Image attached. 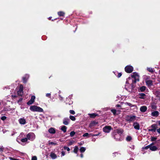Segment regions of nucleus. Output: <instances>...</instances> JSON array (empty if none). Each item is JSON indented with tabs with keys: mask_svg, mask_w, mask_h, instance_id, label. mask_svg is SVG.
I'll list each match as a JSON object with an SVG mask.
<instances>
[{
	"mask_svg": "<svg viewBox=\"0 0 160 160\" xmlns=\"http://www.w3.org/2000/svg\"><path fill=\"white\" fill-rule=\"evenodd\" d=\"M112 129V128L110 126H106L103 128V132L106 133L109 132Z\"/></svg>",
	"mask_w": 160,
	"mask_h": 160,
	"instance_id": "39448f33",
	"label": "nucleus"
},
{
	"mask_svg": "<svg viewBox=\"0 0 160 160\" xmlns=\"http://www.w3.org/2000/svg\"><path fill=\"white\" fill-rule=\"evenodd\" d=\"M65 154V152L62 151L61 152V157L64 156Z\"/></svg>",
	"mask_w": 160,
	"mask_h": 160,
	"instance_id": "3c124183",
	"label": "nucleus"
},
{
	"mask_svg": "<svg viewBox=\"0 0 160 160\" xmlns=\"http://www.w3.org/2000/svg\"><path fill=\"white\" fill-rule=\"evenodd\" d=\"M63 148L64 150H67L68 151H70V149L67 146H64L63 147Z\"/></svg>",
	"mask_w": 160,
	"mask_h": 160,
	"instance_id": "a19ab883",
	"label": "nucleus"
},
{
	"mask_svg": "<svg viewBox=\"0 0 160 160\" xmlns=\"http://www.w3.org/2000/svg\"><path fill=\"white\" fill-rule=\"evenodd\" d=\"M78 148L77 146H75L74 147V150L73 151V152L75 153H78Z\"/></svg>",
	"mask_w": 160,
	"mask_h": 160,
	"instance_id": "a878e982",
	"label": "nucleus"
},
{
	"mask_svg": "<svg viewBox=\"0 0 160 160\" xmlns=\"http://www.w3.org/2000/svg\"><path fill=\"white\" fill-rule=\"evenodd\" d=\"M150 127L152 128L148 129V131L155 132L156 131V129L157 128V125L156 124H152L149 128Z\"/></svg>",
	"mask_w": 160,
	"mask_h": 160,
	"instance_id": "0eeeda50",
	"label": "nucleus"
},
{
	"mask_svg": "<svg viewBox=\"0 0 160 160\" xmlns=\"http://www.w3.org/2000/svg\"><path fill=\"white\" fill-rule=\"evenodd\" d=\"M69 112L71 114L73 115L75 114V111L73 110H70L69 111Z\"/></svg>",
	"mask_w": 160,
	"mask_h": 160,
	"instance_id": "a18cd8bd",
	"label": "nucleus"
},
{
	"mask_svg": "<svg viewBox=\"0 0 160 160\" xmlns=\"http://www.w3.org/2000/svg\"><path fill=\"white\" fill-rule=\"evenodd\" d=\"M150 149L152 151H155L158 149V148L156 146H150Z\"/></svg>",
	"mask_w": 160,
	"mask_h": 160,
	"instance_id": "412c9836",
	"label": "nucleus"
},
{
	"mask_svg": "<svg viewBox=\"0 0 160 160\" xmlns=\"http://www.w3.org/2000/svg\"><path fill=\"white\" fill-rule=\"evenodd\" d=\"M124 132L122 128H119L118 129H116L114 131V133H115L116 134V133H117L119 135H121L123 133V132Z\"/></svg>",
	"mask_w": 160,
	"mask_h": 160,
	"instance_id": "6e6552de",
	"label": "nucleus"
},
{
	"mask_svg": "<svg viewBox=\"0 0 160 160\" xmlns=\"http://www.w3.org/2000/svg\"><path fill=\"white\" fill-rule=\"evenodd\" d=\"M35 97L34 96H32L31 97V98L30 99L31 100H32V102H34L35 101Z\"/></svg>",
	"mask_w": 160,
	"mask_h": 160,
	"instance_id": "58836bf2",
	"label": "nucleus"
},
{
	"mask_svg": "<svg viewBox=\"0 0 160 160\" xmlns=\"http://www.w3.org/2000/svg\"><path fill=\"white\" fill-rule=\"evenodd\" d=\"M83 157V155L82 154H80V157L81 158H82Z\"/></svg>",
	"mask_w": 160,
	"mask_h": 160,
	"instance_id": "052dcab7",
	"label": "nucleus"
},
{
	"mask_svg": "<svg viewBox=\"0 0 160 160\" xmlns=\"http://www.w3.org/2000/svg\"><path fill=\"white\" fill-rule=\"evenodd\" d=\"M89 115L90 118H94L96 116H98V115L97 113H92L91 114H89Z\"/></svg>",
	"mask_w": 160,
	"mask_h": 160,
	"instance_id": "aec40b11",
	"label": "nucleus"
},
{
	"mask_svg": "<svg viewBox=\"0 0 160 160\" xmlns=\"http://www.w3.org/2000/svg\"><path fill=\"white\" fill-rule=\"evenodd\" d=\"M89 136V134L88 133L86 132V133H84L83 135L82 136H83V137H90Z\"/></svg>",
	"mask_w": 160,
	"mask_h": 160,
	"instance_id": "79ce46f5",
	"label": "nucleus"
},
{
	"mask_svg": "<svg viewBox=\"0 0 160 160\" xmlns=\"http://www.w3.org/2000/svg\"><path fill=\"white\" fill-rule=\"evenodd\" d=\"M72 144V142L71 141H70V142H69V143H68V146H71V145Z\"/></svg>",
	"mask_w": 160,
	"mask_h": 160,
	"instance_id": "6e6d98bb",
	"label": "nucleus"
},
{
	"mask_svg": "<svg viewBox=\"0 0 160 160\" xmlns=\"http://www.w3.org/2000/svg\"><path fill=\"white\" fill-rule=\"evenodd\" d=\"M50 156L52 159H55L57 157V155L53 152H51L50 153Z\"/></svg>",
	"mask_w": 160,
	"mask_h": 160,
	"instance_id": "a211bd4d",
	"label": "nucleus"
},
{
	"mask_svg": "<svg viewBox=\"0 0 160 160\" xmlns=\"http://www.w3.org/2000/svg\"><path fill=\"white\" fill-rule=\"evenodd\" d=\"M33 134V133H29L27 135V138L28 139L30 140L32 134Z\"/></svg>",
	"mask_w": 160,
	"mask_h": 160,
	"instance_id": "cd10ccee",
	"label": "nucleus"
},
{
	"mask_svg": "<svg viewBox=\"0 0 160 160\" xmlns=\"http://www.w3.org/2000/svg\"><path fill=\"white\" fill-rule=\"evenodd\" d=\"M157 139V137H151V141L152 142H153L155 141Z\"/></svg>",
	"mask_w": 160,
	"mask_h": 160,
	"instance_id": "e433bc0d",
	"label": "nucleus"
},
{
	"mask_svg": "<svg viewBox=\"0 0 160 160\" xmlns=\"http://www.w3.org/2000/svg\"><path fill=\"white\" fill-rule=\"evenodd\" d=\"M4 149V148L2 146H0V152H3Z\"/></svg>",
	"mask_w": 160,
	"mask_h": 160,
	"instance_id": "49530a36",
	"label": "nucleus"
},
{
	"mask_svg": "<svg viewBox=\"0 0 160 160\" xmlns=\"http://www.w3.org/2000/svg\"><path fill=\"white\" fill-rule=\"evenodd\" d=\"M75 134V132L74 131H72L70 133V136L71 137H72L74 136V135Z\"/></svg>",
	"mask_w": 160,
	"mask_h": 160,
	"instance_id": "ea45409f",
	"label": "nucleus"
},
{
	"mask_svg": "<svg viewBox=\"0 0 160 160\" xmlns=\"http://www.w3.org/2000/svg\"><path fill=\"white\" fill-rule=\"evenodd\" d=\"M114 133V131L112 133V136L117 141H120V138L121 135H118L117 133H116V135L115 133Z\"/></svg>",
	"mask_w": 160,
	"mask_h": 160,
	"instance_id": "423d86ee",
	"label": "nucleus"
},
{
	"mask_svg": "<svg viewBox=\"0 0 160 160\" xmlns=\"http://www.w3.org/2000/svg\"><path fill=\"white\" fill-rule=\"evenodd\" d=\"M149 148L150 149V146L149 145H148L144 147H143L142 148V149H147Z\"/></svg>",
	"mask_w": 160,
	"mask_h": 160,
	"instance_id": "c03bdc74",
	"label": "nucleus"
},
{
	"mask_svg": "<svg viewBox=\"0 0 160 160\" xmlns=\"http://www.w3.org/2000/svg\"><path fill=\"white\" fill-rule=\"evenodd\" d=\"M157 131L159 133H160V128L157 129Z\"/></svg>",
	"mask_w": 160,
	"mask_h": 160,
	"instance_id": "4d7b16f0",
	"label": "nucleus"
},
{
	"mask_svg": "<svg viewBox=\"0 0 160 160\" xmlns=\"http://www.w3.org/2000/svg\"><path fill=\"white\" fill-rule=\"evenodd\" d=\"M34 102L30 100L27 102V104L29 105L32 104Z\"/></svg>",
	"mask_w": 160,
	"mask_h": 160,
	"instance_id": "4c0bfd02",
	"label": "nucleus"
},
{
	"mask_svg": "<svg viewBox=\"0 0 160 160\" xmlns=\"http://www.w3.org/2000/svg\"><path fill=\"white\" fill-rule=\"evenodd\" d=\"M30 109L32 112H42L43 111L42 108L36 105L31 106L30 108Z\"/></svg>",
	"mask_w": 160,
	"mask_h": 160,
	"instance_id": "f257e3e1",
	"label": "nucleus"
},
{
	"mask_svg": "<svg viewBox=\"0 0 160 160\" xmlns=\"http://www.w3.org/2000/svg\"><path fill=\"white\" fill-rule=\"evenodd\" d=\"M58 14L59 17H63L65 16V13L63 11H59L58 12Z\"/></svg>",
	"mask_w": 160,
	"mask_h": 160,
	"instance_id": "4be33fe9",
	"label": "nucleus"
},
{
	"mask_svg": "<svg viewBox=\"0 0 160 160\" xmlns=\"http://www.w3.org/2000/svg\"><path fill=\"white\" fill-rule=\"evenodd\" d=\"M23 87L22 85H21L20 86V88L18 91V94L19 96H22L23 94Z\"/></svg>",
	"mask_w": 160,
	"mask_h": 160,
	"instance_id": "1a4fd4ad",
	"label": "nucleus"
},
{
	"mask_svg": "<svg viewBox=\"0 0 160 160\" xmlns=\"http://www.w3.org/2000/svg\"><path fill=\"white\" fill-rule=\"evenodd\" d=\"M99 134V133H98L97 134H94L92 135V136H98Z\"/></svg>",
	"mask_w": 160,
	"mask_h": 160,
	"instance_id": "13d9d810",
	"label": "nucleus"
},
{
	"mask_svg": "<svg viewBox=\"0 0 160 160\" xmlns=\"http://www.w3.org/2000/svg\"><path fill=\"white\" fill-rule=\"evenodd\" d=\"M70 119L73 121H74L76 120V118L75 117L70 115L69 117Z\"/></svg>",
	"mask_w": 160,
	"mask_h": 160,
	"instance_id": "f704fd0d",
	"label": "nucleus"
},
{
	"mask_svg": "<svg viewBox=\"0 0 160 160\" xmlns=\"http://www.w3.org/2000/svg\"><path fill=\"white\" fill-rule=\"evenodd\" d=\"M146 87L145 86H143L140 88L138 91L139 92H143L146 90Z\"/></svg>",
	"mask_w": 160,
	"mask_h": 160,
	"instance_id": "5701e85b",
	"label": "nucleus"
},
{
	"mask_svg": "<svg viewBox=\"0 0 160 160\" xmlns=\"http://www.w3.org/2000/svg\"><path fill=\"white\" fill-rule=\"evenodd\" d=\"M146 85L148 87H151L153 85V81L151 80H146Z\"/></svg>",
	"mask_w": 160,
	"mask_h": 160,
	"instance_id": "9b49d317",
	"label": "nucleus"
},
{
	"mask_svg": "<svg viewBox=\"0 0 160 160\" xmlns=\"http://www.w3.org/2000/svg\"><path fill=\"white\" fill-rule=\"evenodd\" d=\"M132 139V138L131 136H128L126 138V140L127 141H130Z\"/></svg>",
	"mask_w": 160,
	"mask_h": 160,
	"instance_id": "2f4dec72",
	"label": "nucleus"
},
{
	"mask_svg": "<svg viewBox=\"0 0 160 160\" xmlns=\"http://www.w3.org/2000/svg\"><path fill=\"white\" fill-rule=\"evenodd\" d=\"M72 101H71L70 102V104H72Z\"/></svg>",
	"mask_w": 160,
	"mask_h": 160,
	"instance_id": "338daca9",
	"label": "nucleus"
},
{
	"mask_svg": "<svg viewBox=\"0 0 160 160\" xmlns=\"http://www.w3.org/2000/svg\"><path fill=\"white\" fill-rule=\"evenodd\" d=\"M28 141V139L27 138H22L21 140V141L22 142H26L27 141Z\"/></svg>",
	"mask_w": 160,
	"mask_h": 160,
	"instance_id": "c9c22d12",
	"label": "nucleus"
},
{
	"mask_svg": "<svg viewBox=\"0 0 160 160\" xmlns=\"http://www.w3.org/2000/svg\"><path fill=\"white\" fill-rule=\"evenodd\" d=\"M138 96L139 98L144 99L145 98V97L146 96V95L144 93H139L138 94Z\"/></svg>",
	"mask_w": 160,
	"mask_h": 160,
	"instance_id": "dca6fc26",
	"label": "nucleus"
},
{
	"mask_svg": "<svg viewBox=\"0 0 160 160\" xmlns=\"http://www.w3.org/2000/svg\"><path fill=\"white\" fill-rule=\"evenodd\" d=\"M37 157L36 156H33L32 157L31 160H37Z\"/></svg>",
	"mask_w": 160,
	"mask_h": 160,
	"instance_id": "8fccbe9b",
	"label": "nucleus"
},
{
	"mask_svg": "<svg viewBox=\"0 0 160 160\" xmlns=\"http://www.w3.org/2000/svg\"><path fill=\"white\" fill-rule=\"evenodd\" d=\"M97 124V122H96L95 121H92L91 122L90 124V126H95Z\"/></svg>",
	"mask_w": 160,
	"mask_h": 160,
	"instance_id": "393cba45",
	"label": "nucleus"
},
{
	"mask_svg": "<svg viewBox=\"0 0 160 160\" xmlns=\"http://www.w3.org/2000/svg\"><path fill=\"white\" fill-rule=\"evenodd\" d=\"M128 160H134V159L132 158H130Z\"/></svg>",
	"mask_w": 160,
	"mask_h": 160,
	"instance_id": "680f3d73",
	"label": "nucleus"
},
{
	"mask_svg": "<svg viewBox=\"0 0 160 160\" xmlns=\"http://www.w3.org/2000/svg\"><path fill=\"white\" fill-rule=\"evenodd\" d=\"M49 145H55L57 144L56 143H55V142H49Z\"/></svg>",
	"mask_w": 160,
	"mask_h": 160,
	"instance_id": "09e8293b",
	"label": "nucleus"
},
{
	"mask_svg": "<svg viewBox=\"0 0 160 160\" xmlns=\"http://www.w3.org/2000/svg\"><path fill=\"white\" fill-rule=\"evenodd\" d=\"M147 70L148 71L152 73L154 72V71L152 69V68H147Z\"/></svg>",
	"mask_w": 160,
	"mask_h": 160,
	"instance_id": "72a5a7b5",
	"label": "nucleus"
},
{
	"mask_svg": "<svg viewBox=\"0 0 160 160\" xmlns=\"http://www.w3.org/2000/svg\"><path fill=\"white\" fill-rule=\"evenodd\" d=\"M125 104L127 105L130 106L131 108H132V107H134V108H131V109H135L137 107V106L136 105H132L131 103L129 102H126L125 103Z\"/></svg>",
	"mask_w": 160,
	"mask_h": 160,
	"instance_id": "ddd939ff",
	"label": "nucleus"
},
{
	"mask_svg": "<svg viewBox=\"0 0 160 160\" xmlns=\"http://www.w3.org/2000/svg\"><path fill=\"white\" fill-rule=\"evenodd\" d=\"M70 119L68 118H65L63 120V123L65 125H68L69 124V122L70 121Z\"/></svg>",
	"mask_w": 160,
	"mask_h": 160,
	"instance_id": "f8f14e48",
	"label": "nucleus"
},
{
	"mask_svg": "<svg viewBox=\"0 0 160 160\" xmlns=\"http://www.w3.org/2000/svg\"><path fill=\"white\" fill-rule=\"evenodd\" d=\"M86 150V149L85 148L83 147H82L80 148L79 150L81 152L83 153Z\"/></svg>",
	"mask_w": 160,
	"mask_h": 160,
	"instance_id": "c85d7f7f",
	"label": "nucleus"
},
{
	"mask_svg": "<svg viewBox=\"0 0 160 160\" xmlns=\"http://www.w3.org/2000/svg\"><path fill=\"white\" fill-rule=\"evenodd\" d=\"M18 121L21 124H25L26 123V120L24 118H20L19 119Z\"/></svg>",
	"mask_w": 160,
	"mask_h": 160,
	"instance_id": "4468645a",
	"label": "nucleus"
},
{
	"mask_svg": "<svg viewBox=\"0 0 160 160\" xmlns=\"http://www.w3.org/2000/svg\"><path fill=\"white\" fill-rule=\"evenodd\" d=\"M52 18V17H50L48 19L49 20H51Z\"/></svg>",
	"mask_w": 160,
	"mask_h": 160,
	"instance_id": "0e129e2a",
	"label": "nucleus"
},
{
	"mask_svg": "<svg viewBox=\"0 0 160 160\" xmlns=\"http://www.w3.org/2000/svg\"><path fill=\"white\" fill-rule=\"evenodd\" d=\"M155 143V142H152L149 145L150 146H153L154 145Z\"/></svg>",
	"mask_w": 160,
	"mask_h": 160,
	"instance_id": "5fc2aeb1",
	"label": "nucleus"
},
{
	"mask_svg": "<svg viewBox=\"0 0 160 160\" xmlns=\"http://www.w3.org/2000/svg\"><path fill=\"white\" fill-rule=\"evenodd\" d=\"M12 97H13L14 98H16V96H15V95H14V96H12Z\"/></svg>",
	"mask_w": 160,
	"mask_h": 160,
	"instance_id": "69168bd1",
	"label": "nucleus"
},
{
	"mask_svg": "<svg viewBox=\"0 0 160 160\" xmlns=\"http://www.w3.org/2000/svg\"><path fill=\"white\" fill-rule=\"evenodd\" d=\"M133 68L132 66L128 65L125 68V71L128 73H131L133 71Z\"/></svg>",
	"mask_w": 160,
	"mask_h": 160,
	"instance_id": "20e7f679",
	"label": "nucleus"
},
{
	"mask_svg": "<svg viewBox=\"0 0 160 160\" xmlns=\"http://www.w3.org/2000/svg\"><path fill=\"white\" fill-rule=\"evenodd\" d=\"M11 158L12 159V160H19L17 159L13 158Z\"/></svg>",
	"mask_w": 160,
	"mask_h": 160,
	"instance_id": "e2e57ef3",
	"label": "nucleus"
},
{
	"mask_svg": "<svg viewBox=\"0 0 160 160\" xmlns=\"http://www.w3.org/2000/svg\"><path fill=\"white\" fill-rule=\"evenodd\" d=\"M133 126H134V128L137 130H139L140 129V125L137 122H134L133 124Z\"/></svg>",
	"mask_w": 160,
	"mask_h": 160,
	"instance_id": "9d476101",
	"label": "nucleus"
},
{
	"mask_svg": "<svg viewBox=\"0 0 160 160\" xmlns=\"http://www.w3.org/2000/svg\"><path fill=\"white\" fill-rule=\"evenodd\" d=\"M151 108L152 109L156 110L157 108V106L156 105L154 104V103H152L151 104Z\"/></svg>",
	"mask_w": 160,
	"mask_h": 160,
	"instance_id": "c756f323",
	"label": "nucleus"
},
{
	"mask_svg": "<svg viewBox=\"0 0 160 160\" xmlns=\"http://www.w3.org/2000/svg\"><path fill=\"white\" fill-rule=\"evenodd\" d=\"M51 93H48L46 94V96L50 98Z\"/></svg>",
	"mask_w": 160,
	"mask_h": 160,
	"instance_id": "603ef678",
	"label": "nucleus"
},
{
	"mask_svg": "<svg viewBox=\"0 0 160 160\" xmlns=\"http://www.w3.org/2000/svg\"><path fill=\"white\" fill-rule=\"evenodd\" d=\"M158 124L160 126V121L158 122Z\"/></svg>",
	"mask_w": 160,
	"mask_h": 160,
	"instance_id": "774afa93",
	"label": "nucleus"
},
{
	"mask_svg": "<svg viewBox=\"0 0 160 160\" xmlns=\"http://www.w3.org/2000/svg\"><path fill=\"white\" fill-rule=\"evenodd\" d=\"M159 114V112L158 111H154L151 113V115L153 117H157L158 116Z\"/></svg>",
	"mask_w": 160,
	"mask_h": 160,
	"instance_id": "6ab92c4d",
	"label": "nucleus"
},
{
	"mask_svg": "<svg viewBox=\"0 0 160 160\" xmlns=\"http://www.w3.org/2000/svg\"><path fill=\"white\" fill-rule=\"evenodd\" d=\"M116 107H121V106L119 104H117L116 105Z\"/></svg>",
	"mask_w": 160,
	"mask_h": 160,
	"instance_id": "bf43d9fd",
	"label": "nucleus"
},
{
	"mask_svg": "<svg viewBox=\"0 0 160 160\" xmlns=\"http://www.w3.org/2000/svg\"><path fill=\"white\" fill-rule=\"evenodd\" d=\"M131 77L133 79L132 80V82H136L137 81H139V76L137 72H133Z\"/></svg>",
	"mask_w": 160,
	"mask_h": 160,
	"instance_id": "7ed1b4c3",
	"label": "nucleus"
},
{
	"mask_svg": "<svg viewBox=\"0 0 160 160\" xmlns=\"http://www.w3.org/2000/svg\"><path fill=\"white\" fill-rule=\"evenodd\" d=\"M156 97L158 98V99L160 101V92L157 91L156 92Z\"/></svg>",
	"mask_w": 160,
	"mask_h": 160,
	"instance_id": "bb28decb",
	"label": "nucleus"
},
{
	"mask_svg": "<svg viewBox=\"0 0 160 160\" xmlns=\"http://www.w3.org/2000/svg\"><path fill=\"white\" fill-rule=\"evenodd\" d=\"M147 108L146 106H141L140 108V111L143 112H145L147 110Z\"/></svg>",
	"mask_w": 160,
	"mask_h": 160,
	"instance_id": "2eb2a0df",
	"label": "nucleus"
},
{
	"mask_svg": "<svg viewBox=\"0 0 160 160\" xmlns=\"http://www.w3.org/2000/svg\"><path fill=\"white\" fill-rule=\"evenodd\" d=\"M23 82L24 83H26L27 81V79L25 77H23L22 78Z\"/></svg>",
	"mask_w": 160,
	"mask_h": 160,
	"instance_id": "473e14b6",
	"label": "nucleus"
},
{
	"mask_svg": "<svg viewBox=\"0 0 160 160\" xmlns=\"http://www.w3.org/2000/svg\"><path fill=\"white\" fill-rule=\"evenodd\" d=\"M136 116L132 115H127L125 117V120L130 123L134 122L136 119Z\"/></svg>",
	"mask_w": 160,
	"mask_h": 160,
	"instance_id": "f03ea898",
	"label": "nucleus"
},
{
	"mask_svg": "<svg viewBox=\"0 0 160 160\" xmlns=\"http://www.w3.org/2000/svg\"><path fill=\"white\" fill-rule=\"evenodd\" d=\"M111 112L114 115L116 114V110L115 109H112L111 110Z\"/></svg>",
	"mask_w": 160,
	"mask_h": 160,
	"instance_id": "37998d69",
	"label": "nucleus"
},
{
	"mask_svg": "<svg viewBox=\"0 0 160 160\" xmlns=\"http://www.w3.org/2000/svg\"><path fill=\"white\" fill-rule=\"evenodd\" d=\"M136 82H132V83H131V86L132 89L133 90L135 88L136 86Z\"/></svg>",
	"mask_w": 160,
	"mask_h": 160,
	"instance_id": "7c9ffc66",
	"label": "nucleus"
},
{
	"mask_svg": "<svg viewBox=\"0 0 160 160\" xmlns=\"http://www.w3.org/2000/svg\"><path fill=\"white\" fill-rule=\"evenodd\" d=\"M122 75V74L120 72L118 73V78H120Z\"/></svg>",
	"mask_w": 160,
	"mask_h": 160,
	"instance_id": "864d4df0",
	"label": "nucleus"
},
{
	"mask_svg": "<svg viewBox=\"0 0 160 160\" xmlns=\"http://www.w3.org/2000/svg\"><path fill=\"white\" fill-rule=\"evenodd\" d=\"M49 132L51 134H54L56 132L55 129L53 128H51L48 130Z\"/></svg>",
	"mask_w": 160,
	"mask_h": 160,
	"instance_id": "f3484780",
	"label": "nucleus"
},
{
	"mask_svg": "<svg viewBox=\"0 0 160 160\" xmlns=\"http://www.w3.org/2000/svg\"><path fill=\"white\" fill-rule=\"evenodd\" d=\"M67 127L65 126H63L61 128V130L63 131L64 132H66Z\"/></svg>",
	"mask_w": 160,
	"mask_h": 160,
	"instance_id": "b1692460",
	"label": "nucleus"
},
{
	"mask_svg": "<svg viewBox=\"0 0 160 160\" xmlns=\"http://www.w3.org/2000/svg\"><path fill=\"white\" fill-rule=\"evenodd\" d=\"M7 118V117L5 116H3L1 117V119L3 121H4Z\"/></svg>",
	"mask_w": 160,
	"mask_h": 160,
	"instance_id": "de8ad7c7",
	"label": "nucleus"
}]
</instances>
